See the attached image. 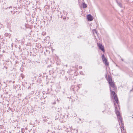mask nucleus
Returning <instances> with one entry per match:
<instances>
[{"label": "nucleus", "mask_w": 133, "mask_h": 133, "mask_svg": "<svg viewBox=\"0 0 133 133\" xmlns=\"http://www.w3.org/2000/svg\"><path fill=\"white\" fill-rule=\"evenodd\" d=\"M115 105V110L116 111V113L117 116L118 120L119 122V121L121 122V126H122V118L120 116V114L119 111L118 110V109L117 107V106H115V104L114 103Z\"/></svg>", "instance_id": "nucleus-1"}, {"label": "nucleus", "mask_w": 133, "mask_h": 133, "mask_svg": "<svg viewBox=\"0 0 133 133\" xmlns=\"http://www.w3.org/2000/svg\"><path fill=\"white\" fill-rule=\"evenodd\" d=\"M110 91L111 94L112 95H113L115 100L116 101V103L117 104H118V100L117 96L115 92L113 91H112L111 89H110Z\"/></svg>", "instance_id": "nucleus-2"}, {"label": "nucleus", "mask_w": 133, "mask_h": 133, "mask_svg": "<svg viewBox=\"0 0 133 133\" xmlns=\"http://www.w3.org/2000/svg\"><path fill=\"white\" fill-rule=\"evenodd\" d=\"M102 61L105 65L106 66L108 65H109V63L107 62V60L105 57L104 54L102 55Z\"/></svg>", "instance_id": "nucleus-3"}, {"label": "nucleus", "mask_w": 133, "mask_h": 133, "mask_svg": "<svg viewBox=\"0 0 133 133\" xmlns=\"http://www.w3.org/2000/svg\"><path fill=\"white\" fill-rule=\"evenodd\" d=\"M79 88V85L76 86L72 85L71 87V89L74 91H77Z\"/></svg>", "instance_id": "nucleus-4"}, {"label": "nucleus", "mask_w": 133, "mask_h": 133, "mask_svg": "<svg viewBox=\"0 0 133 133\" xmlns=\"http://www.w3.org/2000/svg\"><path fill=\"white\" fill-rule=\"evenodd\" d=\"M97 45L99 48L101 49L103 52H104L105 50L104 49V47L100 43H97Z\"/></svg>", "instance_id": "nucleus-5"}, {"label": "nucleus", "mask_w": 133, "mask_h": 133, "mask_svg": "<svg viewBox=\"0 0 133 133\" xmlns=\"http://www.w3.org/2000/svg\"><path fill=\"white\" fill-rule=\"evenodd\" d=\"M87 18L88 21H91L93 20V18L92 16L90 14L88 15Z\"/></svg>", "instance_id": "nucleus-6"}, {"label": "nucleus", "mask_w": 133, "mask_h": 133, "mask_svg": "<svg viewBox=\"0 0 133 133\" xmlns=\"http://www.w3.org/2000/svg\"><path fill=\"white\" fill-rule=\"evenodd\" d=\"M108 81L109 83H111L112 82V78L110 76H108Z\"/></svg>", "instance_id": "nucleus-7"}, {"label": "nucleus", "mask_w": 133, "mask_h": 133, "mask_svg": "<svg viewBox=\"0 0 133 133\" xmlns=\"http://www.w3.org/2000/svg\"><path fill=\"white\" fill-rule=\"evenodd\" d=\"M109 84L110 85V86L112 88H114L115 87V85L114 83L113 82L109 83Z\"/></svg>", "instance_id": "nucleus-8"}, {"label": "nucleus", "mask_w": 133, "mask_h": 133, "mask_svg": "<svg viewBox=\"0 0 133 133\" xmlns=\"http://www.w3.org/2000/svg\"><path fill=\"white\" fill-rule=\"evenodd\" d=\"M4 35L5 36L8 37L9 38H10L11 36V34H8L7 33H5Z\"/></svg>", "instance_id": "nucleus-9"}, {"label": "nucleus", "mask_w": 133, "mask_h": 133, "mask_svg": "<svg viewBox=\"0 0 133 133\" xmlns=\"http://www.w3.org/2000/svg\"><path fill=\"white\" fill-rule=\"evenodd\" d=\"M83 8H86L87 6V5L85 3H83L82 4Z\"/></svg>", "instance_id": "nucleus-10"}, {"label": "nucleus", "mask_w": 133, "mask_h": 133, "mask_svg": "<svg viewBox=\"0 0 133 133\" xmlns=\"http://www.w3.org/2000/svg\"><path fill=\"white\" fill-rule=\"evenodd\" d=\"M117 2L118 5L121 8H122V4L120 3H118L117 1Z\"/></svg>", "instance_id": "nucleus-11"}, {"label": "nucleus", "mask_w": 133, "mask_h": 133, "mask_svg": "<svg viewBox=\"0 0 133 133\" xmlns=\"http://www.w3.org/2000/svg\"><path fill=\"white\" fill-rule=\"evenodd\" d=\"M21 76L22 77V79H23V78L24 77V76L23 75V74H21Z\"/></svg>", "instance_id": "nucleus-12"}, {"label": "nucleus", "mask_w": 133, "mask_h": 133, "mask_svg": "<svg viewBox=\"0 0 133 133\" xmlns=\"http://www.w3.org/2000/svg\"><path fill=\"white\" fill-rule=\"evenodd\" d=\"M93 31L95 32L96 34H97V32L96 31V30L95 29H94L93 30Z\"/></svg>", "instance_id": "nucleus-13"}, {"label": "nucleus", "mask_w": 133, "mask_h": 133, "mask_svg": "<svg viewBox=\"0 0 133 133\" xmlns=\"http://www.w3.org/2000/svg\"><path fill=\"white\" fill-rule=\"evenodd\" d=\"M79 69H81L82 68V67L81 66H79Z\"/></svg>", "instance_id": "nucleus-14"}, {"label": "nucleus", "mask_w": 133, "mask_h": 133, "mask_svg": "<svg viewBox=\"0 0 133 133\" xmlns=\"http://www.w3.org/2000/svg\"><path fill=\"white\" fill-rule=\"evenodd\" d=\"M124 127L123 126V124H122V126L121 127V130H122V129H124Z\"/></svg>", "instance_id": "nucleus-15"}, {"label": "nucleus", "mask_w": 133, "mask_h": 133, "mask_svg": "<svg viewBox=\"0 0 133 133\" xmlns=\"http://www.w3.org/2000/svg\"><path fill=\"white\" fill-rule=\"evenodd\" d=\"M82 71H81L80 72V74L82 75Z\"/></svg>", "instance_id": "nucleus-16"}, {"label": "nucleus", "mask_w": 133, "mask_h": 133, "mask_svg": "<svg viewBox=\"0 0 133 133\" xmlns=\"http://www.w3.org/2000/svg\"><path fill=\"white\" fill-rule=\"evenodd\" d=\"M42 34H44V35H45V34H46V33H45V32H43V33H42Z\"/></svg>", "instance_id": "nucleus-17"}, {"label": "nucleus", "mask_w": 133, "mask_h": 133, "mask_svg": "<svg viewBox=\"0 0 133 133\" xmlns=\"http://www.w3.org/2000/svg\"><path fill=\"white\" fill-rule=\"evenodd\" d=\"M12 8V6H10V7H9V8Z\"/></svg>", "instance_id": "nucleus-18"}, {"label": "nucleus", "mask_w": 133, "mask_h": 133, "mask_svg": "<svg viewBox=\"0 0 133 133\" xmlns=\"http://www.w3.org/2000/svg\"><path fill=\"white\" fill-rule=\"evenodd\" d=\"M15 12H14L13 14V15H14V14H15Z\"/></svg>", "instance_id": "nucleus-19"}, {"label": "nucleus", "mask_w": 133, "mask_h": 133, "mask_svg": "<svg viewBox=\"0 0 133 133\" xmlns=\"http://www.w3.org/2000/svg\"><path fill=\"white\" fill-rule=\"evenodd\" d=\"M11 13H12V11H11Z\"/></svg>", "instance_id": "nucleus-20"}, {"label": "nucleus", "mask_w": 133, "mask_h": 133, "mask_svg": "<svg viewBox=\"0 0 133 133\" xmlns=\"http://www.w3.org/2000/svg\"><path fill=\"white\" fill-rule=\"evenodd\" d=\"M1 37V35H0V38Z\"/></svg>", "instance_id": "nucleus-21"}]
</instances>
